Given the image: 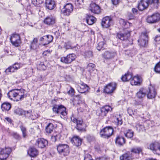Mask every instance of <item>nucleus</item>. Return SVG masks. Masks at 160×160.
I'll use <instances>...</instances> for the list:
<instances>
[{"label":"nucleus","mask_w":160,"mask_h":160,"mask_svg":"<svg viewBox=\"0 0 160 160\" xmlns=\"http://www.w3.org/2000/svg\"><path fill=\"white\" fill-rule=\"evenodd\" d=\"M142 148L140 147L133 148L131 150L132 152L136 154H139L141 153H142Z\"/></svg>","instance_id":"obj_33"},{"label":"nucleus","mask_w":160,"mask_h":160,"mask_svg":"<svg viewBox=\"0 0 160 160\" xmlns=\"http://www.w3.org/2000/svg\"><path fill=\"white\" fill-rule=\"evenodd\" d=\"M85 54L86 57L88 58H92L93 57L92 52L91 51H86L85 52Z\"/></svg>","instance_id":"obj_45"},{"label":"nucleus","mask_w":160,"mask_h":160,"mask_svg":"<svg viewBox=\"0 0 160 160\" xmlns=\"http://www.w3.org/2000/svg\"><path fill=\"white\" fill-rule=\"evenodd\" d=\"M20 128L22 133L23 137L24 138H25L27 135V131L26 128L22 126H20Z\"/></svg>","instance_id":"obj_43"},{"label":"nucleus","mask_w":160,"mask_h":160,"mask_svg":"<svg viewBox=\"0 0 160 160\" xmlns=\"http://www.w3.org/2000/svg\"><path fill=\"white\" fill-rule=\"evenodd\" d=\"M142 82V78L139 76H137L132 78L131 83L132 85H140Z\"/></svg>","instance_id":"obj_18"},{"label":"nucleus","mask_w":160,"mask_h":160,"mask_svg":"<svg viewBox=\"0 0 160 160\" xmlns=\"http://www.w3.org/2000/svg\"><path fill=\"white\" fill-rule=\"evenodd\" d=\"M89 9L92 12L95 14H99L100 12V7L95 3H91L90 5Z\"/></svg>","instance_id":"obj_15"},{"label":"nucleus","mask_w":160,"mask_h":160,"mask_svg":"<svg viewBox=\"0 0 160 160\" xmlns=\"http://www.w3.org/2000/svg\"><path fill=\"white\" fill-rule=\"evenodd\" d=\"M28 154L31 157L36 156L38 154L37 150L34 148H31L28 151Z\"/></svg>","instance_id":"obj_25"},{"label":"nucleus","mask_w":160,"mask_h":160,"mask_svg":"<svg viewBox=\"0 0 160 160\" xmlns=\"http://www.w3.org/2000/svg\"><path fill=\"white\" fill-rule=\"evenodd\" d=\"M148 41H138V44L140 47H145L148 44Z\"/></svg>","instance_id":"obj_38"},{"label":"nucleus","mask_w":160,"mask_h":160,"mask_svg":"<svg viewBox=\"0 0 160 160\" xmlns=\"http://www.w3.org/2000/svg\"><path fill=\"white\" fill-rule=\"evenodd\" d=\"M113 132V128L111 126H107L100 130V135L103 138L108 139L112 135Z\"/></svg>","instance_id":"obj_2"},{"label":"nucleus","mask_w":160,"mask_h":160,"mask_svg":"<svg viewBox=\"0 0 160 160\" xmlns=\"http://www.w3.org/2000/svg\"><path fill=\"white\" fill-rule=\"evenodd\" d=\"M148 0H141L138 4L139 10L142 11L146 9L148 5Z\"/></svg>","instance_id":"obj_17"},{"label":"nucleus","mask_w":160,"mask_h":160,"mask_svg":"<svg viewBox=\"0 0 160 160\" xmlns=\"http://www.w3.org/2000/svg\"><path fill=\"white\" fill-rule=\"evenodd\" d=\"M130 32L127 31V33L125 34L118 33L117 34V38L121 40H125L128 39V38L130 36Z\"/></svg>","instance_id":"obj_23"},{"label":"nucleus","mask_w":160,"mask_h":160,"mask_svg":"<svg viewBox=\"0 0 160 160\" xmlns=\"http://www.w3.org/2000/svg\"><path fill=\"white\" fill-rule=\"evenodd\" d=\"M95 65L92 63H90L87 66V69L88 71L90 72H92L95 69Z\"/></svg>","instance_id":"obj_35"},{"label":"nucleus","mask_w":160,"mask_h":160,"mask_svg":"<svg viewBox=\"0 0 160 160\" xmlns=\"http://www.w3.org/2000/svg\"><path fill=\"white\" fill-rule=\"evenodd\" d=\"M146 89V94L148 98L152 99L155 98L157 94V92L153 86L150 84Z\"/></svg>","instance_id":"obj_8"},{"label":"nucleus","mask_w":160,"mask_h":160,"mask_svg":"<svg viewBox=\"0 0 160 160\" xmlns=\"http://www.w3.org/2000/svg\"><path fill=\"white\" fill-rule=\"evenodd\" d=\"M125 136L128 138H131L133 135L134 132L131 129H128L124 132Z\"/></svg>","instance_id":"obj_30"},{"label":"nucleus","mask_w":160,"mask_h":160,"mask_svg":"<svg viewBox=\"0 0 160 160\" xmlns=\"http://www.w3.org/2000/svg\"><path fill=\"white\" fill-rule=\"evenodd\" d=\"M121 160H130L132 159L129 152L125 153L120 157Z\"/></svg>","instance_id":"obj_31"},{"label":"nucleus","mask_w":160,"mask_h":160,"mask_svg":"<svg viewBox=\"0 0 160 160\" xmlns=\"http://www.w3.org/2000/svg\"><path fill=\"white\" fill-rule=\"evenodd\" d=\"M119 23L122 26L125 27L126 28L130 26L131 24L122 18L119 19Z\"/></svg>","instance_id":"obj_32"},{"label":"nucleus","mask_w":160,"mask_h":160,"mask_svg":"<svg viewBox=\"0 0 160 160\" xmlns=\"http://www.w3.org/2000/svg\"><path fill=\"white\" fill-rule=\"evenodd\" d=\"M160 20V14L158 13H155L149 16L147 18V22L150 23H156Z\"/></svg>","instance_id":"obj_11"},{"label":"nucleus","mask_w":160,"mask_h":160,"mask_svg":"<svg viewBox=\"0 0 160 160\" xmlns=\"http://www.w3.org/2000/svg\"><path fill=\"white\" fill-rule=\"evenodd\" d=\"M50 51L49 50H47L45 51L43 53V55L44 56L48 55L49 56L50 54Z\"/></svg>","instance_id":"obj_58"},{"label":"nucleus","mask_w":160,"mask_h":160,"mask_svg":"<svg viewBox=\"0 0 160 160\" xmlns=\"http://www.w3.org/2000/svg\"><path fill=\"white\" fill-rule=\"evenodd\" d=\"M44 22L47 25L50 24V18L49 17L46 18L44 20Z\"/></svg>","instance_id":"obj_51"},{"label":"nucleus","mask_w":160,"mask_h":160,"mask_svg":"<svg viewBox=\"0 0 160 160\" xmlns=\"http://www.w3.org/2000/svg\"><path fill=\"white\" fill-rule=\"evenodd\" d=\"M87 139L89 142H90L93 139V138L92 136L88 135L87 136Z\"/></svg>","instance_id":"obj_56"},{"label":"nucleus","mask_w":160,"mask_h":160,"mask_svg":"<svg viewBox=\"0 0 160 160\" xmlns=\"http://www.w3.org/2000/svg\"><path fill=\"white\" fill-rule=\"evenodd\" d=\"M52 110L55 113L61 114L63 116H65L67 114L66 108L62 105H58L54 104L53 106Z\"/></svg>","instance_id":"obj_4"},{"label":"nucleus","mask_w":160,"mask_h":160,"mask_svg":"<svg viewBox=\"0 0 160 160\" xmlns=\"http://www.w3.org/2000/svg\"><path fill=\"white\" fill-rule=\"evenodd\" d=\"M57 150L59 154L64 156L68 155L70 152L69 146L66 144H59L57 146Z\"/></svg>","instance_id":"obj_3"},{"label":"nucleus","mask_w":160,"mask_h":160,"mask_svg":"<svg viewBox=\"0 0 160 160\" xmlns=\"http://www.w3.org/2000/svg\"><path fill=\"white\" fill-rule=\"evenodd\" d=\"M76 57V55L74 54H70L66 57L61 58L60 61L64 63L70 64L75 59Z\"/></svg>","instance_id":"obj_12"},{"label":"nucleus","mask_w":160,"mask_h":160,"mask_svg":"<svg viewBox=\"0 0 160 160\" xmlns=\"http://www.w3.org/2000/svg\"><path fill=\"white\" fill-rule=\"evenodd\" d=\"M51 139L53 142H55L56 140V137L55 136H52Z\"/></svg>","instance_id":"obj_63"},{"label":"nucleus","mask_w":160,"mask_h":160,"mask_svg":"<svg viewBox=\"0 0 160 160\" xmlns=\"http://www.w3.org/2000/svg\"><path fill=\"white\" fill-rule=\"evenodd\" d=\"M20 38L19 34L17 33H14L12 35L10 40H20Z\"/></svg>","instance_id":"obj_39"},{"label":"nucleus","mask_w":160,"mask_h":160,"mask_svg":"<svg viewBox=\"0 0 160 160\" xmlns=\"http://www.w3.org/2000/svg\"><path fill=\"white\" fill-rule=\"evenodd\" d=\"M49 35H47L46 36H44L40 38V40H42L43 39H47L49 38Z\"/></svg>","instance_id":"obj_61"},{"label":"nucleus","mask_w":160,"mask_h":160,"mask_svg":"<svg viewBox=\"0 0 160 160\" xmlns=\"http://www.w3.org/2000/svg\"><path fill=\"white\" fill-rule=\"evenodd\" d=\"M132 77V75L131 73H127L125 74L124 76L121 77V79L123 82H126L131 80Z\"/></svg>","instance_id":"obj_29"},{"label":"nucleus","mask_w":160,"mask_h":160,"mask_svg":"<svg viewBox=\"0 0 160 160\" xmlns=\"http://www.w3.org/2000/svg\"><path fill=\"white\" fill-rule=\"evenodd\" d=\"M11 152V149L9 147L2 149L0 151V159L6 160Z\"/></svg>","instance_id":"obj_10"},{"label":"nucleus","mask_w":160,"mask_h":160,"mask_svg":"<svg viewBox=\"0 0 160 160\" xmlns=\"http://www.w3.org/2000/svg\"><path fill=\"white\" fill-rule=\"evenodd\" d=\"M147 148L152 151L154 153L160 155V144L158 142H155L148 145Z\"/></svg>","instance_id":"obj_6"},{"label":"nucleus","mask_w":160,"mask_h":160,"mask_svg":"<svg viewBox=\"0 0 160 160\" xmlns=\"http://www.w3.org/2000/svg\"><path fill=\"white\" fill-rule=\"evenodd\" d=\"M48 144V142L43 138H38L36 141L35 145L40 148H43L46 147Z\"/></svg>","instance_id":"obj_14"},{"label":"nucleus","mask_w":160,"mask_h":160,"mask_svg":"<svg viewBox=\"0 0 160 160\" xmlns=\"http://www.w3.org/2000/svg\"><path fill=\"white\" fill-rule=\"evenodd\" d=\"M116 87L117 84L115 83L111 82L105 87L104 92L107 94H111L116 90Z\"/></svg>","instance_id":"obj_9"},{"label":"nucleus","mask_w":160,"mask_h":160,"mask_svg":"<svg viewBox=\"0 0 160 160\" xmlns=\"http://www.w3.org/2000/svg\"><path fill=\"white\" fill-rule=\"evenodd\" d=\"M71 120L73 122L76 123V128L78 131L81 132L86 131L85 128V125L83 123L82 120L78 119L75 118L73 115L71 117Z\"/></svg>","instance_id":"obj_5"},{"label":"nucleus","mask_w":160,"mask_h":160,"mask_svg":"<svg viewBox=\"0 0 160 160\" xmlns=\"http://www.w3.org/2000/svg\"><path fill=\"white\" fill-rule=\"evenodd\" d=\"M136 128L137 131L139 132H143L145 130V128L142 124L137 123L136 125Z\"/></svg>","instance_id":"obj_34"},{"label":"nucleus","mask_w":160,"mask_h":160,"mask_svg":"<svg viewBox=\"0 0 160 160\" xmlns=\"http://www.w3.org/2000/svg\"><path fill=\"white\" fill-rule=\"evenodd\" d=\"M112 3L114 5H116L118 4L119 0H112Z\"/></svg>","instance_id":"obj_57"},{"label":"nucleus","mask_w":160,"mask_h":160,"mask_svg":"<svg viewBox=\"0 0 160 160\" xmlns=\"http://www.w3.org/2000/svg\"><path fill=\"white\" fill-rule=\"evenodd\" d=\"M112 21V19L110 17H105L102 20L101 25L103 28H108L111 25Z\"/></svg>","instance_id":"obj_16"},{"label":"nucleus","mask_w":160,"mask_h":160,"mask_svg":"<svg viewBox=\"0 0 160 160\" xmlns=\"http://www.w3.org/2000/svg\"><path fill=\"white\" fill-rule=\"evenodd\" d=\"M88 88L89 87L87 85L84 83L80 84L77 88L78 92L81 93L85 92L88 91Z\"/></svg>","instance_id":"obj_19"},{"label":"nucleus","mask_w":160,"mask_h":160,"mask_svg":"<svg viewBox=\"0 0 160 160\" xmlns=\"http://www.w3.org/2000/svg\"><path fill=\"white\" fill-rule=\"evenodd\" d=\"M132 11L134 14H136L137 13L138 10L136 8H133L132 9Z\"/></svg>","instance_id":"obj_62"},{"label":"nucleus","mask_w":160,"mask_h":160,"mask_svg":"<svg viewBox=\"0 0 160 160\" xmlns=\"http://www.w3.org/2000/svg\"><path fill=\"white\" fill-rule=\"evenodd\" d=\"M68 94L71 96H73L74 94V90L73 88L72 87H70V89L68 91Z\"/></svg>","instance_id":"obj_48"},{"label":"nucleus","mask_w":160,"mask_h":160,"mask_svg":"<svg viewBox=\"0 0 160 160\" xmlns=\"http://www.w3.org/2000/svg\"><path fill=\"white\" fill-rule=\"evenodd\" d=\"M155 71L158 73H160V61L157 63L155 68Z\"/></svg>","instance_id":"obj_44"},{"label":"nucleus","mask_w":160,"mask_h":160,"mask_svg":"<svg viewBox=\"0 0 160 160\" xmlns=\"http://www.w3.org/2000/svg\"><path fill=\"white\" fill-rule=\"evenodd\" d=\"M127 111L128 113L130 116H131L132 114H133L132 110L131 108H128L127 110Z\"/></svg>","instance_id":"obj_60"},{"label":"nucleus","mask_w":160,"mask_h":160,"mask_svg":"<svg viewBox=\"0 0 160 160\" xmlns=\"http://www.w3.org/2000/svg\"><path fill=\"white\" fill-rule=\"evenodd\" d=\"M92 159H93L91 155L89 154H87L85 155L84 160H92Z\"/></svg>","instance_id":"obj_50"},{"label":"nucleus","mask_w":160,"mask_h":160,"mask_svg":"<svg viewBox=\"0 0 160 160\" xmlns=\"http://www.w3.org/2000/svg\"><path fill=\"white\" fill-rule=\"evenodd\" d=\"M114 122L117 126L121 125L123 122L120 116H119L118 117L115 118L114 119Z\"/></svg>","instance_id":"obj_37"},{"label":"nucleus","mask_w":160,"mask_h":160,"mask_svg":"<svg viewBox=\"0 0 160 160\" xmlns=\"http://www.w3.org/2000/svg\"><path fill=\"white\" fill-rule=\"evenodd\" d=\"M56 8V4L54 1L51 0V10Z\"/></svg>","instance_id":"obj_47"},{"label":"nucleus","mask_w":160,"mask_h":160,"mask_svg":"<svg viewBox=\"0 0 160 160\" xmlns=\"http://www.w3.org/2000/svg\"><path fill=\"white\" fill-rule=\"evenodd\" d=\"M72 143L76 146H80L82 143V140L78 136H74L71 139Z\"/></svg>","instance_id":"obj_22"},{"label":"nucleus","mask_w":160,"mask_h":160,"mask_svg":"<svg viewBox=\"0 0 160 160\" xmlns=\"http://www.w3.org/2000/svg\"><path fill=\"white\" fill-rule=\"evenodd\" d=\"M45 4L46 8L48 10H50V0H46Z\"/></svg>","instance_id":"obj_52"},{"label":"nucleus","mask_w":160,"mask_h":160,"mask_svg":"<svg viewBox=\"0 0 160 160\" xmlns=\"http://www.w3.org/2000/svg\"><path fill=\"white\" fill-rule=\"evenodd\" d=\"M96 18L92 16L88 15L86 21L87 23L89 25L93 24L95 22Z\"/></svg>","instance_id":"obj_26"},{"label":"nucleus","mask_w":160,"mask_h":160,"mask_svg":"<svg viewBox=\"0 0 160 160\" xmlns=\"http://www.w3.org/2000/svg\"><path fill=\"white\" fill-rule=\"evenodd\" d=\"M1 108L3 111H8L10 109L11 105L8 102H5L2 104Z\"/></svg>","instance_id":"obj_24"},{"label":"nucleus","mask_w":160,"mask_h":160,"mask_svg":"<svg viewBox=\"0 0 160 160\" xmlns=\"http://www.w3.org/2000/svg\"><path fill=\"white\" fill-rule=\"evenodd\" d=\"M38 69L40 70H45L46 69V66L43 62H38L37 65Z\"/></svg>","instance_id":"obj_36"},{"label":"nucleus","mask_w":160,"mask_h":160,"mask_svg":"<svg viewBox=\"0 0 160 160\" xmlns=\"http://www.w3.org/2000/svg\"><path fill=\"white\" fill-rule=\"evenodd\" d=\"M73 11V6L70 3L66 4L62 9V12L66 16H69Z\"/></svg>","instance_id":"obj_13"},{"label":"nucleus","mask_w":160,"mask_h":160,"mask_svg":"<svg viewBox=\"0 0 160 160\" xmlns=\"http://www.w3.org/2000/svg\"><path fill=\"white\" fill-rule=\"evenodd\" d=\"M50 126V123H49L47 127H46L45 128V131L48 134L50 133V128H49V126Z\"/></svg>","instance_id":"obj_53"},{"label":"nucleus","mask_w":160,"mask_h":160,"mask_svg":"<svg viewBox=\"0 0 160 160\" xmlns=\"http://www.w3.org/2000/svg\"><path fill=\"white\" fill-rule=\"evenodd\" d=\"M116 54L115 52L107 51L104 53L103 55L104 58L106 59H110L114 57Z\"/></svg>","instance_id":"obj_27"},{"label":"nucleus","mask_w":160,"mask_h":160,"mask_svg":"<svg viewBox=\"0 0 160 160\" xmlns=\"http://www.w3.org/2000/svg\"><path fill=\"white\" fill-rule=\"evenodd\" d=\"M83 0H75V4L76 5L79 6L80 5L83 4Z\"/></svg>","instance_id":"obj_49"},{"label":"nucleus","mask_w":160,"mask_h":160,"mask_svg":"<svg viewBox=\"0 0 160 160\" xmlns=\"http://www.w3.org/2000/svg\"><path fill=\"white\" fill-rule=\"evenodd\" d=\"M15 70H16V69L14 68V67L13 66H11L8 68L7 69L5 70V72L6 73H8V72H15Z\"/></svg>","instance_id":"obj_42"},{"label":"nucleus","mask_w":160,"mask_h":160,"mask_svg":"<svg viewBox=\"0 0 160 160\" xmlns=\"http://www.w3.org/2000/svg\"><path fill=\"white\" fill-rule=\"evenodd\" d=\"M155 40H160V35H157L155 37Z\"/></svg>","instance_id":"obj_64"},{"label":"nucleus","mask_w":160,"mask_h":160,"mask_svg":"<svg viewBox=\"0 0 160 160\" xmlns=\"http://www.w3.org/2000/svg\"><path fill=\"white\" fill-rule=\"evenodd\" d=\"M25 91L23 89H12L8 93V97L12 100L13 98L14 101H21L26 97L25 95Z\"/></svg>","instance_id":"obj_1"},{"label":"nucleus","mask_w":160,"mask_h":160,"mask_svg":"<svg viewBox=\"0 0 160 160\" xmlns=\"http://www.w3.org/2000/svg\"><path fill=\"white\" fill-rule=\"evenodd\" d=\"M111 107L108 105H106L102 107L97 112V115L100 118H102L106 116L108 112L112 110Z\"/></svg>","instance_id":"obj_7"},{"label":"nucleus","mask_w":160,"mask_h":160,"mask_svg":"<svg viewBox=\"0 0 160 160\" xmlns=\"http://www.w3.org/2000/svg\"><path fill=\"white\" fill-rule=\"evenodd\" d=\"M10 42L13 46L16 47L19 46L21 43V41H10Z\"/></svg>","instance_id":"obj_41"},{"label":"nucleus","mask_w":160,"mask_h":160,"mask_svg":"<svg viewBox=\"0 0 160 160\" xmlns=\"http://www.w3.org/2000/svg\"><path fill=\"white\" fill-rule=\"evenodd\" d=\"M12 135L15 138L17 139H19L20 137L19 135L16 133L13 132L12 133Z\"/></svg>","instance_id":"obj_55"},{"label":"nucleus","mask_w":160,"mask_h":160,"mask_svg":"<svg viewBox=\"0 0 160 160\" xmlns=\"http://www.w3.org/2000/svg\"><path fill=\"white\" fill-rule=\"evenodd\" d=\"M106 42L105 41H101L98 42L97 46V49L100 51L102 49H103L106 46Z\"/></svg>","instance_id":"obj_28"},{"label":"nucleus","mask_w":160,"mask_h":160,"mask_svg":"<svg viewBox=\"0 0 160 160\" xmlns=\"http://www.w3.org/2000/svg\"><path fill=\"white\" fill-rule=\"evenodd\" d=\"M146 89L145 88H141L137 93V97L139 99H142L146 95Z\"/></svg>","instance_id":"obj_21"},{"label":"nucleus","mask_w":160,"mask_h":160,"mask_svg":"<svg viewBox=\"0 0 160 160\" xmlns=\"http://www.w3.org/2000/svg\"><path fill=\"white\" fill-rule=\"evenodd\" d=\"M148 36L147 32H142L140 35L141 39L142 40H146L148 38Z\"/></svg>","instance_id":"obj_40"},{"label":"nucleus","mask_w":160,"mask_h":160,"mask_svg":"<svg viewBox=\"0 0 160 160\" xmlns=\"http://www.w3.org/2000/svg\"><path fill=\"white\" fill-rule=\"evenodd\" d=\"M12 66L16 70L20 68V64L18 63H15Z\"/></svg>","instance_id":"obj_54"},{"label":"nucleus","mask_w":160,"mask_h":160,"mask_svg":"<svg viewBox=\"0 0 160 160\" xmlns=\"http://www.w3.org/2000/svg\"><path fill=\"white\" fill-rule=\"evenodd\" d=\"M37 42V41H32L30 45V48L31 49H34L36 48Z\"/></svg>","instance_id":"obj_46"},{"label":"nucleus","mask_w":160,"mask_h":160,"mask_svg":"<svg viewBox=\"0 0 160 160\" xmlns=\"http://www.w3.org/2000/svg\"><path fill=\"white\" fill-rule=\"evenodd\" d=\"M126 141L124 138L121 136L117 137L115 140V143L117 145L121 146H122L125 143Z\"/></svg>","instance_id":"obj_20"},{"label":"nucleus","mask_w":160,"mask_h":160,"mask_svg":"<svg viewBox=\"0 0 160 160\" xmlns=\"http://www.w3.org/2000/svg\"><path fill=\"white\" fill-rule=\"evenodd\" d=\"M56 22V19L55 17H52L51 18V24L55 23Z\"/></svg>","instance_id":"obj_59"}]
</instances>
